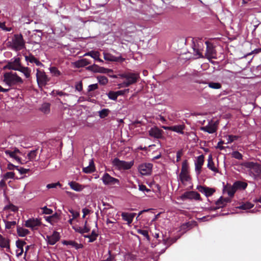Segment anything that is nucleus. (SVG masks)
<instances>
[{
  "mask_svg": "<svg viewBox=\"0 0 261 261\" xmlns=\"http://www.w3.org/2000/svg\"><path fill=\"white\" fill-rule=\"evenodd\" d=\"M120 78L125 79V81L122 83L123 87H128L131 85L136 83L140 79L139 72H126L119 74Z\"/></svg>",
  "mask_w": 261,
  "mask_h": 261,
  "instance_id": "1",
  "label": "nucleus"
},
{
  "mask_svg": "<svg viewBox=\"0 0 261 261\" xmlns=\"http://www.w3.org/2000/svg\"><path fill=\"white\" fill-rule=\"evenodd\" d=\"M4 82L9 87L23 83L22 79L16 73L6 72L4 74Z\"/></svg>",
  "mask_w": 261,
  "mask_h": 261,
  "instance_id": "2",
  "label": "nucleus"
},
{
  "mask_svg": "<svg viewBox=\"0 0 261 261\" xmlns=\"http://www.w3.org/2000/svg\"><path fill=\"white\" fill-rule=\"evenodd\" d=\"M25 42L21 34H15L12 40V48L18 51L25 48Z\"/></svg>",
  "mask_w": 261,
  "mask_h": 261,
  "instance_id": "3",
  "label": "nucleus"
},
{
  "mask_svg": "<svg viewBox=\"0 0 261 261\" xmlns=\"http://www.w3.org/2000/svg\"><path fill=\"white\" fill-rule=\"evenodd\" d=\"M134 161L126 162L120 160L118 158H115L112 161V164L118 170H128L134 165Z\"/></svg>",
  "mask_w": 261,
  "mask_h": 261,
  "instance_id": "4",
  "label": "nucleus"
},
{
  "mask_svg": "<svg viewBox=\"0 0 261 261\" xmlns=\"http://www.w3.org/2000/svg\"><path fill=\"white\" fill-rule=\"evenodd\" d=\"M243 165L250 169V172L254 177L259 176L261 174V165L257 163L253 162H247L244 163Z\"/></svg>",
  "mask_w": 261,
  "mask_h": 261,
  "instance_id": "5",
  "label": "nucleus"
},
{
  "mask_svg": "<svg viewBox=\"0 0 261 261\" xmlns=\"http://www.w3.org/2000/svg\"><path fill=\"white\" fill-rule=\"evenodd\" d=\"M20 61L19 57L14 58L7 62L4 69L18 71L21 66Z\"/></svg>",
  "mask_w": 261,
  "mask_h": 261,
  "instance_id": "6",
  "label": "nucleus"
},
{
  "mask_svg": "<svg viewBox=\"0 0 261 261\" xmlns=\"http://www.w3.org/2000/svg\"><path fill=\"white\" fill-rule=\"evenodd\" d=\"M37 82L40 87L45 86L49 81L45 72L43 70L37 69L36 73Z\"/></svg>",
  "mask_w": 261,
  "mask_h": 261,
  "instance_id": "7",
  "label": "nucleus"
},
{
  "mask_svg": "<svg viewBox=\"0 0 261 261\" xmlns=\"http://www.w3.org/2000/svg\"><path fill=\"white\" fill-rule=\"evenodd\" d=\"M205 43L206 45L205 57L208 60L211 59H216L217 52L215 49L214 45L208 41H205Z\"/></svg>",
  "mask_w": 261,
  "mask_h": 261,
  "instance_id": "8",
  "label": "nucleus"
},
{
  "mask_svg": "<svg viewBox=\"0 0 261 261\" xmlns=\"http://www.w3.org/2000/svg\"><path fill=\"white\" fill-rule=\"evenodd\" d=\"M181 199L182 200L185 199H194L196 200H200L201 201L202 199L201 198L200 194L195 191H191L185 192L181 196Z\"/></svg>",
  "mask_w": 261,
  "mask_h": 261,
  "instance_id": "9",
  "label": "nucleus"
},
{
  "mask_svg": "<svg viewBox=\"0 0 261 261\" xmlns=\"http://www.w3.org/2000/svg\"><path fill=\"white\" fill-rule=\"evenodd\" d=\"M204 48L203 43L201 41L193 42V49L195 55L198 56L199 58H203L202 51Z\"/></svg>",
  "mask_w": 261,
  "mask_h": 261,
  "instance_id": "10",
  "label": "nucleus"
},
{
  "mask_svg": "<svg viewBox=\"0 0 261 261\" xmlns=\"http://www.w3.org/2000/svg\"><path fill=\"white\" fill-rule=\"evenodd\" d=\"M152 165L150 163H145L139 165L138 170L143 175H147L151 174Z\"/></svg>",
  "mask_w": 261,
  "mask_h": 261,
  "instance_id": "11",
  "label": "nucleus"
},
{
  "mask_svg": "<svg viewBox=\"0 0 261 261\" xmlns=\"http://www.w3.org/2000/svg\"><path fill=\"white\" fill-rule=\"evenodd\" d=\"M102 180L106 185H113L116 184H119V181L118 179L110 176L108 173H105L102 177Z\"/></svg>",
  "mask_w": 261,
  "mask_h": 261,
  "instance_id": "12",
  "label": "nucleus"
},
{
  "mask_svg": "<svg viewBox=\"0 0 261 261\" xmlns=\"http://www.w3.org/2000/svg\"><path fill=\"white\" fill-rule=\"evenodd\" d=\"M164 132L156 126L151 127L148 131V134L150 137L155 139H162L163 138Z\"/></svg>",
  "mask_w": 261,
  "mask_h": 261,
  "instance_id": "13",
  "label": "nucleus"
},
{
  "mask_svg": "<svg viewBox=\"0 0 261 261\" xmlns=\"http://www.w3.org/2000/svg\"><path fill=\"white\" fill-rule=\"evenodd\" d=\"M103 58L105 60L111 62H118L122 63L125 61V58L121 56L115 57L110 53L104 51L103 53Z\"/></svg>",
  "mask_w": 261,
  "mask_h": 261,
  "instance_id": "14",
  "label": "nucleus"
},
{
  "mask_svg": "<svg viewBox=\"0 0 261 261\" xmlns=\"http://www.w3.org/2000/svg\"><path fill=\"white\" fill-rule=\"evenodd\" d=\"M197 189L200 192L204 194L205 196L207 197L212 196L215 192V189L201 185L198 186L197 187Z\"/></svg>",
  "mask_w": 261,
  "mask_h": 261,
  "instance_id": "15",
  "label": "nucleus"
},
{
  "mask_svg": "<svg viewBox=\"0 0 261 261\" xmlns=\"http://www.w3.org/2000/svg\"><path fill=\"white\" fill-rule=\"evenodd\" d=\"M204 162V156L203 154L198 156L195 163V171L198 175L200 174L201 171L202 166Z\"/></svg>",
  "mask_w": 261,
  "mask_h": 261,
  "instance_id": "16",
  "label": "nucleus"
},
{
  "mask_svg": "<svg viewBox=\"0 0 261 261\" xmlns=\"http://www.w3.org/2000/svg\"><path fill=\"white\" fill-rule=\"evenodd\" d=\"M10 217H14V215L12 214H8L5 218L3 219V221L5 224V228L6 229H10L14 228L16 225V222L15 221H9Z\"/></svg>",
  "mask_w": 261,
  "mask_h": 261,
  "instance_id": "17",
  "label": "nucleus"
},
{
  "mask_svg": "<svg viewBox=\"0 0 261 261\" xmlns=\"http://www.w3.org/2000/svg\"><path fill=\"white\" fill-rule=\"evenodd\" d=\"M162 128L165 130H172L180 134H184L183 130L185 128V125H178L171 126H163Z\"/></svg>",
  "mask_w": 261,
  "mask_h": 261,
  "instance_id": "18",
  "label": "nucleus"
},
{
  "mask_svg": "<svg viewBox=\"0 0 261 261\" xmlns=\"http://www.w3.org/2000/svg\"><path fill=\"white\" fill-rule=\"evenodd\" d=\"M87 69L92 71L94 72L99 73H107L109 71H112L110 69H108L102 67H100L95 64H94L92 65L88 66L87 67Z\"/></svg>",
  "mask_w": 261,
  "mask_h": 261,
  "instance_id": "19",
  "label": "nucleus"
},
{
  "mask_svg": "<svg viewBox=\"0 0 261 261\" xmlns=\"http://www.w3.org/2000/svg\"><path fill=\"white\" fill-rule=\"evenodd\" d=\"M26 242L24 241L19 240L16 241V246L17 248L16 250V254L18 257L22 255L24 252L23 247L26 245Z\"/></svg>",
  "mask_w": 261,
  "mask_h": 261,
  "instance_id": "20",
  "label": "nucleus"
},
{
  "mask_svg": "<svg viewBox=\"0 0 261 261\" xmlns=\"http://www.w3.org/2000/svg\"><path fill=\"white\" fill-rule=\"evenodd\" d=\"M41 225V222L37 219H29L25 222V226L27 227L34 229L35 227L39 226Z\"/></svg>",
  "mask_w": 261,
  "mask_h": 261,
  "instance_id": "21",
  "label": "nucleus"
},
{
  "mask_svg": "<svg viewBox=\"0 0 261 261\" xmlns=\"http://www.w3.org/2000/svg\"><path fill=\"white\" fill-rule=\"evenodd\" d=\"M47 243L48 244L53 245L55 244L60 239L59 233L55 231L52 235L47 236Z\"/></svg>",
  "mask_w": 261,
  "mask_h": 261,
  "instance_id": "22",
  "label": "nucleus"
},
{
  "mask_svg": "<svg viewBox=\"0 0 261 261\" xmlns=\"http://www.w3.org/2000/svg\"><path fill=\"white\" fill-rule=\"evenodd\" d=\"M25 60L27 62L31 63H35L38 66H43L44 65L32 54H30L28 56H25Z\"/></svg>",
  "mask_w": 261,
  "mask_h": 261,
  "instance_id": "23",
  "label": "nucleus"
},
{
  "mask_svg": "<svg viewBox=\"0 0 261 261\" xmlns=\"http://www.w3.org/2000/svg\"><path fill=\"white\" fill-rule=\"evenodd\" d=\"M136 216V213H129L126 212H123L121 214V217L124 221H127V224L129 225L133 221L134 218Z\"/></svg>",
  "mask_w": 261,
  "mask_h": 261,
  "instance_id": "24",
  "label": "nucleus"
},
{
  "mask_svg": "<svg viewBox=\"0 0 261 261\" xmlns=\"http://www.w3.org/2000/svg\"><path fill=\"white\" fill-rule=\"evenodd\" d=\"M200 130L209 134H213L216 132L217 126L215 123H209L206 126L201 127Z\"/></svg>",
  "mask_w": 261,
  "mask_h": 261,
  "instance_id": "25",
  "label": "nucleus"
},
{
  "mask_svg": "<svg viewBox=\"0 0 261 261\" xmlns=\"http://www.w3.org/2000/svg\"><path fill=\"white\" fill-rule=\"evenodd\" d=\"M0 247L7 249V251H9L10 249V240L8 238L4 237L0 234Z\"/></svg>",
  "mask_w": 261,
  "mask_h": 261,
  "instance_id": "26",
  "label": "nucleus"
},
{
  "mask_svg": "<svg viewBox=\"0 0 261 261\" xmlns=\"http://www.w3.org/2000/svg\"><path fill=\"white\" fill-rule=\"evenodd\" d=\"M195 82L198 83L199 84L202 83V84H207L208 85V87L214 89H219L221 88V84L219 83H215V82H209L207 83L206 82L203 81L202 80H196L195 81Z\"/></svg>",
  "mask_w": 261,
  "mask_h": 261,
  "instance_id": "27",
  "label": "nucleus"
},
{
  "mask_svg": "<svg viewBox=\"0 0 261 261\" xmlns=\"http://www.w3.org/2000/svg\"><path fill=\"white\" fill-rule=\"evenodd\" d=\"M95 167L93 160H91L89 162V166L83 168V171L85 173H91L94 172Z\"/></svg>",
  "mask_w": 261,
  "mask_h": 261,
  "instance_id": "28",
  "label": "nucleus"
},
{
  "mask_svg": "<svg viewBox=\"0 0 261 261\" xmlns=\"http://www.w3.org/2000/svg\"><path fill=\"white\" fill-rule=\"evenodd\" d=\"M207 167L212 171L215 172H218V169L215 166V164L213 162L212 155L211 154L208 156Z\"/></svg>",
  "mask_w": 261,
  "mask_h": 261,
  "instance_id": "29",
  "label": "nucleus"
},
{
  "mask_svg": "<svg viewBox=\"0 0 261 261\" xmlns=\"http://www.w3.org/2000/svg\"><path fill=\"white\" fill-rule=\"evenodd\" d=\"M45 218L47 222L53 224L58 222L59 219V215L57 213H55L53 215L46 217Z\"/></svg>",
  "mask_w": 261,
  "mask_h": 261,
  "instance_id": "30",
  "label": "nucleus"
},
{
  "mask_svg": "<svg viewBox=\"0 0 261 261\" xmlns=\"http://www.w3.org/2000/svg\"><path fill=\"white\" fill-rule=\"evenodd\" d=\"M70 188L75 191H81L83 189L82 185L75 181H71L69 183Z\"/></svg>",
  "mask_w": 261,
  "mask_h": 261,
  "instance_id": "31",
  "label": "nucleus"
},
{
  "mask_svg": "<svg viewBox=\"0 0 261 261\" xmlns=\"http://www.w3.org/2000/svg\"><path fill=\"white\" fill-rule=\"evenodd\" d=\"M63 244L65 245H70L74 247L76 249L82 248L83 245L81 244H78L73 241H64Z\"/></svg>",
  "mask_w": 261,
  "mask_h": 261,
  "instance_id": "32",
  "label": "nucleus"
},
{
  "mask_svg": "<svg viewBox=\"0 0 261 261\" xmlns=\"http://www.w3.org/2000/svg\"><path fill=\"white\" fill-rule=\"evenodd\" d=\"M90 64V62L87 59H82L75 62L77 67H83Z\"/></svg>",
  "mask_w": 261,
  "mask_h": 261,
  "instance_id": "33",
  "label": "nucleus"
},
{
  "mask_svg": "<svg viewBox=\"0 0 261 261\" xmlns=\"http://www.w3.org/2000/svg\"><path fill=\"white\" fill-rule=\"evenodd\" d=\"M233 185L234 186L236 189L237 190H244L247 188L248 185L246 182L242 181H237L234 182Z\"/></svg>",
  "mask_w": 261,
  "mask_h": 261,
  "instance_id": "34",
  "label": "nucleus"
},
{
  "mask_svg": "<svg viewBox=\"0 0 261 261\" xmlns=\"http://www.w3.org/2000/svg\"><path fill=\"white\" fill-rule=\"evenodd\" d=\"M98 236V234L96 232L95 230H93L91 234L84 235V238H89V242L92 243L95 241Z\"/></svg>",
  "mask_w": 261,
  "mask_h": 261,
  "instance_id": "35",
  "label": "nucleus"
},
{
  "mask_svg": "<svg viewBox=\"0 0 261 261\" xmlns=\"http://www.w3.org/2000/svg\"><path fill=\"white\" fill-rule=\"evenodd\" d=\"M17 232L19 237H24L30 233V231L28 229L18 226L17 228Z\"/></svg>",
  "mask_w": 261,
  "mask_h": 261,
  "instance_id": "36",
  "label": "nucleus"
},
{
  "mask_svg": "<svg viewBox=\"0 0 261 261\" xmlns=\"http://www.w3.org/2000/svg\"><path fill=\"white\" fill-rule=\"evenodd\" d=\"M84 56H90L95 60L100 56V53L98 51L91 50L85 54Z\"/></svg>",
  "mask_w": 261,
  "mask_h": 261,
  "instance_id": "37",
  "label": "nucleus"
},
{
  "mask_svg": "<svg viewBox=\"0 0 261 261\" xmlns=\"http://www.w3.org/2000/svg\"><path fill=\"white\" fill-rule=\"evenodd\" d=\"M5 153L6 154L9 155L11 158L14 159L18 163L22 164L21 162V158L17 156L16 154L13 153L12 151L6 150L5 151Z\"/></svg>",
  "mask_w": 261,
  "mask_h": 261,
  "instance_id": "38",
  "label": "nucleus"
},
{
  "mask_svg": "<svg viewBox=\"0 0 261 261\" xmlns=\"http://www.w3.org/2000/svg\"><path fill=\"white\" fill-rule=\"evenodd\" d=\"M18 71L21 72L24 74L26 78H29L30 76L31 70L27 67L21 66L20 68Z\"/></svg>",
  "mask_w": 261,
  "mask_h": 261,
  "instance_id": "39",
  "label": "nucleus"
},
{
  "mask_svg": "<svg viewBox=\"0 0 261 261\" xmlns=\"http://www.w3.org/2000/svg\"><path fill=\"white\" fill-rule=\"evenodd\" d=\"M50 105L49 103H44L42 104L40 110L45 114H47L50 112Z\"/></svg>",
  "mask_w": 261,
  "mask_h": 261,
  "instance_id": "40",
  "label": "nucleus"
},
{
  "mask_svg": "<svg viewBox=\"0 0 261 261\" xmlns=\"http://www.w3.org/2000/svg\"><path fill=\"white\" fill-rule=\"evenodd\" d=\"M179 178L181 182L184 183L185 181H188L190 179V176L188 174V173L180 172L179 174Z\"/></svg>",
  "mask_w": 261,
  "mask_h": 261,
  "instance_id": "41",
  "label": "nucleus"
},
{
  "mask_svg": "<svg viewBox=\"0 0 261 261\" xmlns=\"http://www.w3.org/2000/svg\"><path fill=\"white\" fill-rule=\"evenodd\" d=\"M180 172H182V173H183V172H185V173L189 172V165H188V161L186 160H184L182 162Z\"/></svg>",
  "mask_w": 261,
  "mask_h": 261,
  "instance_id": "42",
  "label": "nucleus"
},
{
  "mask_svg": "<svg viewBox=\"0 0 261 261\" xmlns=\"http://www.w3.org/2000/svg\"><path fill=\"white\" fill-rule=\"evenodd\" d=\"M50 73L55 76H59L61 74V72L56 67L53 66L49 68Z\"/></svg>",
  "mask_w": 261,
  "mask_h": 261,
  "instance_id": "43",
  "label": "nucleus"
},
{
  "mask_svg": "<svg viewBox=\"0 0 261 261\" xmlns=\"http://www.w3.org/2000/svg\"><path fill=\"white\" fill-rule=\"evenodd\" d=\"M37 149L31 151L28 154V159L30 161H34L35 160L37 154Z\"/></svg>",
  "mask_w": 261,
  "mask_h": 261,
  "instance_id": "44",
  "label": "nucleus"
},
{
  "mask_svg": "<svg viewBox=\"0 0 261 261\" xmlns=\"http://www.w3.org/2000/svg\"><path fill=\"white\" fill-rule=\"evenodd\" d=\"M110 111L108 109H103L99 111V116L101 118H105L108 116Z\"/></svg>",
  "mask_w": 261,
  "mask_h": 261,
  "instance_id": "45",
  "label": "nucleus"
},
{
  "mask_svg": "<svg viewBox=\"0 0 261 261\" xmlns=\"http://www.w3.org/2000/svg\"><path fill=\"white\" fill-rule=\"evenodd\" d=\"M237 189H236V188L234 187V186L233 185L232 186H229L228 189H227V193H228V195L230 197H232L236 192L237 191Z\"/></svg>",
  "mask_w": 261,
  "mask_h": 261,
  "instance_id": "46",
  "label": "nucleus"
},
{
  "mask_svg": "<svg viewBox=\"0 0 261 261\" xmlns=\"http://www.w3.org/2000/svg\"><path fill=\"white\" fill-rule=\"evenodd\" d=\"M97 80L99 84L102 85H105L108 83V79L105 76H98Z\"/></svg>",
  "mask_w": 261,
  "mask_h": 261,
  "instance_id": "47",
  "label": "nucleus"
},
{
  "mask_svg": "<svg viewBox=\"0 0 261 261\" xmlns=\"http://www.w3.org/2000/svg\"><path fill=\"white\" fill-rule=\"evenodd\" d=\"M10 210L11 211L15 212L18 211V207L14 204L10 203L7 205H6L4 208V210Z\"/></svg>",
  "mask_w": 261,
  "mask_h": 261,
  "instance_id": "48",
  "label": "nucleus"
},
{
  "mask_svg": "<svg viewBox=\"0 0 261 261\" xmlns=\"http://www.w3.org/2000/svg\"><path fill=\"white\" fill-rule=\"evenodd\" d=\"M137 232L140 234L143 235L144 237H145L148 240H150V237L148 234V232L147 230H142L141 229H138L137 230Z\"/></svg>",
  "mask_w": 261,
  "mask_h": 261,
  "instance_id": "49",
  "label": "nucleus"
},
{
  "mask_svg": "<svg viewBox=\"0 0 261 261\" xmlns=\"http://www.w3.org/2000/svg\"><path fill=\"white\" fill-rule=\"evenodd\" d=\"M107 95L109 99L113 100H116L117 99V96L116 92L113 91H110L107 93Z\"/></svg>",
  "mask_w": 261,
  "mask_h": 261,
  "instance_id": "50",
  "label": "nucleus"
},
{
  "mask_svg": "<svg viewBox=\"0 0 261 261\" xmlns=\"http://www.w3.org/2000/svg\"><path fill=\"white\" fill-rule=\"evenodd\" d=\"M75 230L81 234H83L88 232L90 230V229L87 226H84V228L79 227L77 229H75Z\"/></svg>",
  "mask_w": 261,
  "mask_h": 261,
  "instance_id": "51",
  "label": "nucleus"
},
{
  "mask_svg": "<svg viewBox=\"0 0 261 261\" xmlns=\"http://www.w3.org/2000/svg\"><path fill=\"white\" fill-rule=\"evenodd\" d=\"M254 205L250 202H247L240 206V208L242 210H249L253 207Z\"/></svg>",
  "mask_w": 261,
  "mask_h": 261,
  "instance_id": "52",
  "label": "nucleus"
},
{
  "mask_svg": "<svg viewBox=\"0 0 261 261\" xmlns=\"http://www.w3.org/2000/svg\"><path fill=\"white\" fill-rule=\"evenodd\" d=\"M215 204L219 207V208L223 207L226 205L222 200V196L220 197L219 199L216 201Z\"/></svg>",
  "mask_w": 261,
  "mask_h": 261,
  "instance_id": "53",
  "label": "nucleus"
},
{
  "mask_svg": "<svg viewBox=\"0 0 261 261\" xmlns=\"http://www.w3.org/2000/svg\"><path fill=\"white\" fill-rule=\"evenodd\" d=\"M232 156L238 160H242L243 158L242 154L238 151H234L232 152Z\"/></svg>",
  "mask_w": 261,
  "mask_h": 261,
  "instance_id": "54",
  "label": "nucleus"
},
{
  "mask_svg": "<svg viewBox=\"0 0 261 261\" xmlns=\"http://www.w3.org/2000/svg\"><path fill=\"white\" fill-rule=\"evenodd\" d=\"M15 173L13 172H8L4 175V178L6 180L11 178L13 179L14 178Z\"/></svg>",
  "mask_w": 261,
  "mask_h": 261,
  "instance_id": "55",
  "label": "nucleus"
},
{
  "mask_svg": "<svg viewBox=\"0 0 261 261\" xmlns=\"http://www.w3.org/2000/svg\"><path fill=\"white\" fill-rule=\"evenodd\" d=\"M114 257L111 255V251H108V256L107 257L106 255L103 256V259L101 261H112L114 259Z\"/></svg>",
  "mask_w": 261,
  "mask_h": 261,
  "instance_id": "56",
  "label": "nucleus"
},
{
  "mask_svg": "<svg viewBox=\"0 0 261 261\" xmlns=\"http://www.w3.org/2000/svg\"><path fill=\"white\" fill-rule=\"evenodd\" d=\"M0 28L6 32H10L12 30V28L7 27L5 25V22H2L0 21Z\"/></svg>",
  "mask_w": 261,
  "mask_h": 261,
  "instance_id": "57",
  "label": "nucleus"
},
{
  "mask_svg": "<svg viewBox=\"0 0 261 261\" xmlns=\"http://www.w3.org/2000/svg\"><path fill=\"white\" fill-rule=\"evenodd\" d=\"M227 138V143H230L233 142L235 140H237L238 139L239 137L237 136L228 135Z\"/></svg>",
  "mask_w": 261,
  "mask_h": 261,
  "instance_id": "58",
  "label": "nucleus"
},
{
  "mask_svg": "<svg viewBox=\"0 0 261 261\" xmlns=\"http://www.w3.org/2000/svg\"><path fill=\"white\" fill-rule=\"evenodd\" d=\"M41 209L42 210L43 214H51L53 213V211L51 209L47 208L46 206L41 208Z\"/></svg>",
  "mask_w": 261,
  "mask_h": 261,
  "instance_id": "59",
  "label": "nucleus"
},
{
  "mask_svg": "<svg viewBox=\"0 0 261 261\" xmlns=\"http://www.w3.org/2000/svg\"><path fill=\"white\" fill-rule=\"evenodd\" d=\"M192 227V224L190 222H187L182 224L181 226V230H185L186 229H190Z\"/></svg>",
  "mask_w": 261,
  "mask_h": 261,
  "instance_id": "60",
  "label": "nucleus"
},
{
  "mask_svg": "<svg viewBox=\"0 0 261 261\" xmlns=\"http://www.w3.org/2000/svg\"><path fill=\"white\" fill-rule=\"evenodd\" d=\"M139 190L143 192H149L150 191V190L148 189L146 186L141 184L139 185Z\"/></svg>",
  "mask_w": 261,
  "mask_h": 261,
  "instance_id": "61",
  "label": "nucleus"
},
{
  "mask_svg": "<svg viewBox=\"0 0 261 261\" xmlns=\"http://www.w3.org/2000/svg\"><path fill=\"white\" fill-rule=\"evenodd\" d=\"M98 86L97 84H92L88 86V91L90 92L98 89Z\"/></svg>",
  "mask_w": 261,
  "mask_h": 261,
  "instance_id": "62",
  "label": "nucleus"
},
{
  "mask_svg": "<svg viewBox=\"0 0 261 261\" xmlns=\"http://www.w3.org/2000/svg\"><path fill=\"white\" fill-rule=\"evenodd\" d=\"M58 186H61L59 182H57L56 183L49 184L47 185L46 187L48 189L55 188Z\"/></svg>",
  "mask_w": 261,
  "mask_h": 261,
  "instance_id": "63",
  "label": "nucleus"
},
{
  "mask_svg": "<svg viewBox=\"0 0 261 261\" xmlns=\"http://www.w3.org/2000/svg\"><path fill=\"white\" fill-rule=\"evenodd\" d=\"M69 212L72 214L73 219L77 218L80 216V213L78 212H75L72 210H69Z\"/></svg>",
  "mask_w": 261,
  "mask_h": 261,
  "instance_id": "64",
  "label": "nucleus"
}]
</instances>
